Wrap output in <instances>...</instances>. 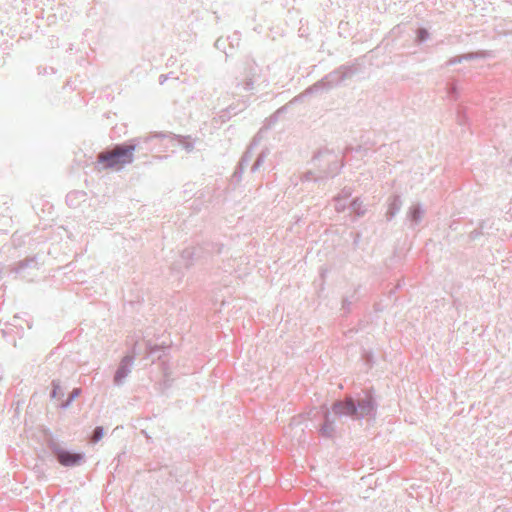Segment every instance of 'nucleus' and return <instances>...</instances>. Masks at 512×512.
I'll return each instance as SVG.
<instances>
[{
	"label": "nucleus",
	"instance_id": "obj_1",
	"mask_svg": "<svg viewBox=\"0 0 512 512\" xmlns=\"http://www.w3.org/2000/svg\"><path fill=\"white\" fill-rule=\"evenodd\" d=\"M378 402L373 387L366 388L355 395L346 394L342 399L335 400L331 410L338 418L347 417L354 421L375 420Z\"/></svg>",
	"mask_w": 512,
	"mask_h": 512
},
{
	"label": "nucleus",
	"instance_id": "obj_2",
	"mask_svg": "<svg viewBox=\"0 0 512 512\" xmlns=\"http://www.w3.org/2000/svg\"><path fill=\"white\" fill-rule=\"evenodd\" d=\"M362 58H355L353 61L342 64L333 71L326 74L322 79L308 87L303 95H311L320 91H329L342 84L347 79H351L356 74L362 72Z\"/></svg>",
	"mask_w": 512,
	"mask_h": 512
},
{
	"label": "nucleus",
	"instance_id": "obj_3",
	"mask_svg": "<svg viewBox=\"0 0 512 512\" xmlns=\"http://www.w3.org/2000/svg\"><path fill=\"white\" fill-rule=\"evenodd\" d=\"M135 145L128 146V142L116 144L114 151H102L97 155V164L101 169H120L134 161Z\"/></svg>",
	"mask_w": 512,
	"mask_h": 512
},
{
	"label": "nucleus",
	"instance_id": "obj_4",
	"mask_svg": "<svg viewBox=\"0 0 512 512\" xmlns=\"http://www.w3.org/2000/svg\"><path fill=\"white\" fill-rule=\"evenodd\" d=\"M46 445L54 455L56 461L63 467H77L84 464L86 461L84 452L68 449L52 435L46 438Z\"/></svg>",
	"mask_w": 512,
	"mask_h": 512
},
{
	"label": "nucleus",
	"instance_id": "obj_5",
	"mask_svg": "<svg viewBox=\"0 0 512 512\" xmlns=\"http://www.w3.org/2000/svg\"><path fill=\"white\" fill-rule=\"evenodd\" d=\"M332 410L329 409L326 404L320 406L319 411L311 410L308 415L311 420L316 418L321 419V423L318 426H315L320 437L324 439H333L336 436V425H335V415H331Z\"/></svg>",
	"mask_w": 512,
	"mask_h": 512
},
{
	"label": "nucleus",
	"instance_id": "obj_6",
	"mask_svg": "<svg viewBox=\"0 0 512 512\" xmlns=\"http://www.w3.org/2000/svg\"><path fill=\"white\" fill-rule=\"evenodd\" d=\"M210 247L213 248L214 244L207 241L203 242L202 244L183 249L180 257L184 267L189 269L197 262L210 257L212 255V250Z\"/></svg>",
	"mask_w": 512,
	"mask_h": 512
},
{
	"label": "nucleus",
	"instance_id": "obj_7",
	"mask_svg": "<svg viewBox=\"0 0 512 512\" xmlns=\"http://www.w3.org/2000/svg\"><path fill=\"white\" fill-rule=\"evenodd\" d=\"M325 156L333 157V159L329 160L328 166L325 169L321 170L322 176L324 177V181L328 178H334L335 176H337L345 166L344 160H339L337 156L334 154V151L328 148H321L317 150L312 157V162H316L320 160V158Z\"/></svg>",
	"mask_w": 512,
	"mask_h": 512
},
{
	"label": "nucleus",
	"instance_id": "obj_8",
	"mask_svg": "<svg viewBox=\"0 0 512 512\" xmlns=\"http://www.w3.org/2000/svg\"><path fill=\"white\" fill-rule=\"evenodd\" d=\"M166 136V133L159 132L151 136L135 137L127 140V142L128 146L135 145L134 154L136 153L138 157H144L147 156L148 153H150L153 150V147L151 145V140L153 138H165Z\"/></svg>",
	"mask_w": 512,
	"mask_h": 512
},
{
	"label": "nucleus",
	"instance_id": "obj_9",
	"mask_svg": "<svg viewBox=\"0 0 512 512\" xmlns=\"http://www.w3.org/2000/svg\"><path fill=\"white\" fill-rule=\"evenodd\" d=\"M135 358V348H133L132 353L125 355L121 359L113 377V382L115 385L120 386L124 383L125 379L131 372Z\"/></svg>",
	"mask_w": 512,
	"mask_h": 512
},
{
	"label": "nucleus",
	"instance_id": "obj_10",
	"mask_svg": "<svg viewBox=\"0 0 512 512\" xmlns=\"http://www.w3.org/2000/svg\"><path fill=\"white\" fill-rule=\"evenodd\" d=\"M425 215V209L421 203L412 204L406 212V220L409 222V228L415 230L421 223Z\"/></svg>",
	"mask_w": 512,
	"mask_h": 512
},
{
	"label": "nucleus",
	"instance_id": "obj_11",
	"mask_svg": "<svg viewBox=\"0 0 512 512\" xmlns=\"http://www.w3.org/2000/svg\"><path fill=\"white\" fill-rule=\"evenodd\" d=\"M403 206V201L400 194L394 193L387 199V211L385 218L387 221H391L400 212Z\"/></svg>",
	"mask_w": 512,
	"mask_h": 512
},
{
	"label": "nucleus",
	"instance_id": "obj_12",
	"mask_svg": "<svg viewBox=\"0 0 512 512\" xmlns=\"http://www.w3.org/2000/svg\"><path fill=\"white\" fill-rule=\"evenodd\" d=\"M287 111V105H284L277 109L273 114H271L264 122L263 126L257 132L254 137H257V140L260 142L262 138V134L268 130H270L279 120V117Z\"/></svg>",
	"mask_w": 512,
	"mask_h": 512
},
{
	"label": "nucleus",
	"instance_id": "obj_13",
	"mask_svg": "<svg viewBox=\"0 0 512 512\" xmlns=\"http://www.w3.org/2000/svg\"><path fill=\"white\" fill-rule=\"evenodd\" d=\"M145 350L146 358H152V361L154 362L155 359H161L162 355H164L169 350V346L152 343L149 340L145 344Z\"/></svg>",
	"mask_w": 512,
	"mask_h": 512
},
{
	"label": "nucleus",
	"instance_id": "obj_14",
	"mask_svg": "<svg viewBox=\"0 0 512 512\" xmlns=\"http://www.w3.org/2000/svg\"><path fill=\"white\" fill-rule=\"evenodd\" d=\"M257 75V65L253 63H247V68L245 72V80L244 82H237L236 87H240L243 85V89L245 91H250L254 88L255 76Z\"/></svg>",
	"mask_w": 512,
	"mask_h": 512
},
{
	"label": "nucleus",
	"instance_id": "obj_15",
	"mask_svg": "<svg viewBox=\"0 0 512 512\" xmlns=\"http://www.w3.org/2000/svg\"><path fill=\"white\" fill-rule=\"evenodd\" d=\"M37 265L38 262L36 256H29L16 262L11 268V271L16 274H21L28 268H37Z\"/></svg>",
	"mask_w": 512,
	"mask_h": 512
},
{
	"label": "nucleus",
	"instance_id": "obj_16",
	"mask_svg": "<svg viewBox=\"0 0 512 512\" xmlns=\"http://www.w3.org/2000/svg\"><path fill=\"white\" fill-rule=\"evenodd\" d=\"M259 144L257 137H254L239 160L241 166L247 167L254 156V149Z\"/></svg>",
	"mask_w": 512,
	"mask_h": 512
},
{
	"label": "nucleus",
	"instance_id": "obj_17",
	"mask_svg": "<svg viewBox=\"0 0 512 512\" xmlns=\"http://www.w3.org/2000/svg\"><path fill=\"white\" fill-rule=\"evenodd\" d=\"M166 137H171L177 140V142L189 153L194 150V141L191 136L176 135L174 133L166 134Z\"/></svg>",
	"mask_w": 512,
	"mask_h": 512
},
{
	"label": "nucleus",
	"instance_id": "obj_18",
	"mask_svg": "<svg viewBox=\"0 0 512 512\" xmlns=\"http://www.w3.org/2000/svg\"><path fill=\"white\" fill-rule=\"evenodd\" d=\"M86 193L83 191H71L66 195V203L70 207L78 205L79 200H84Z\"/></svg>",
	"mask_w": 512,
	"mask_h": 512
},
{
	"label": "nucleus",
	"instance_id": "obj_19",
	"mask_svg": "<svg viewBox=\"0 0 512 512\" xmlns=\"http://www.w3.org/2000/svg\"><path fill=\"white\" fill-rule=\"evenodd\" d=\"M349 208L352 210V212L355 213V215L357 217H362L366 213V208H365L363 201L360 197L354 198L351 201Z\"/></svg>",
	"mask_w": 512,
	"mask_h": 512
},
{
	"label": "nucleus",
	"instance_id": "obj_20",
	"mask_svg": "<svg viewBox=\"0 0 512 512\" xmlns=\"http://www.w3.org/2000/svg\"><path fill=\"white\" fill-rule=\"evenodd\" d=\"M430 38V32L425 27H419L415 31V44L422 45Z\"/></svg>",
	"mask_w": 512,
	"mask_h": 512
},
{
	"label": "nucleus",
	"instance_id": "obj_21",
	"mask_svg": "<svg viewBox=\"0 0 512 512\" xmlns=\"http://www.w3.org/2000/svg\"><path fill=\"white\" fill-rule=\"evenodd\" d=\"M82 390L81 388H74L68 395L67 399L62 401L60 404H59V408L65 410L67 408L70 407V405L72 404V402L78 398L81 394Z\"/></svg>",
	"mask_w": 512,
	"mask_h": 512
},
{
	"label": "nucleus",
	"instance_id": "obj_22",
	"mask_svg": "<svg viewBox=\"0 0 512 512\" xmlns=\"http://www.w3.org/2000/svg\"><path fill=\"white\" fill-rule=\"evenodd\" d=\"M490 56V52L486 50H480L476 52H469L462 54V58L464 61H471V60H477V59H484Z\"/></svg>",
	"mask_w": 512,
	"mask_h": 512
},
{
	"label": "nucleus",
	"instance_id": "obj_23",
	"mask_svg": "<svg viewBox=\"0 0 512 512\" xmlns=\"http://www.w3.org/2000/svg\"><path fill=\"white\" fill-rule=\"evenodd\" d=\"M64 395H65V393L60 385V382L58 380H52L50 397L52 399H56V398H63Z\"/></svg>",
	"mask_w": 512,
	"mask_h": 512
},
{
	"label": "nucleus",
	"instance_id": "obj_24",
	"mask_svg": "<svg viewBox=\"0 0 512 512\" xmlns=\"http://www.w3.org/2000/svg\"><path fill=\"white\" fill-rule=\"evenodd\" d=\"M105 435V429L103 426H96L91 435H90V438H89V442L91 444H96L97 442H99Z\"/></svg>",
	"mask_w": 512,
	"mask_h": 512
},
{
	"label": "nucleus",
	"instance_id": "obj_25",
	"mask_svg": "<svg viewBox=\"0 0 512 512\" xmlns=\"http://www.w3.org/2000/svg\"><path fill=\"white\" fill-rule=\"evenodd\" d=\"M268 153H269L268 149H264L261 151V153L258 154L255 162L251 166L252 173L256 172L261 167V165L264 163L265 158L267 157Z\"/></svg>",
	"mask_w": 512,
	"mask_h": 512
},
{
	"label": "nucleus",
	"instance_id": "obj_26",
	"mask_svg": "<svg viewBox=\"0 0 512 512\" xmlns=\"http://www.w3.org/2000/svg\"><path fill=\"white\" fill-rule=\"evenodd\" d=\"M446 91H447V95L450 99L456 100L459 95L456 81L448 82L447 86H446Z\"/></svg>",
	"mask_w": 512,
	"mask_h": 512
},
{
	"label": "nucleus",
	"instance_id": "obj_27",
	"mask_svg": "<svg viewBox=\"0 0 512 512\" xmlns=\"http://www.w3.org/2000/svg\"><path fill=\"white\" fill-rule=\"evenodd\" d=\"M300 180L302 182L313 181L315 183H321L324 181V177L322 176V174L319 176H314V173L312 171H307L302 174V176L300 177Z\"/></svg>",
	"mask_w": 512,
	"mask_h": 512
},
{
	"label": "nucleus",
	"instance_id": "obj_28",
	"mask_svg": "<svg viewBox=\"0 0 512 512\" xmlns=\"http://www.w3.org/2000/svg\"><path fill=\"white\" fill-rule=\"evenodd\" d=\"M352 195V189L349 187H344L335 197L334 202H340L347 200Z\"/></svg>",
	"mask_w": 512,
	"mask_h": 512
},
{
	"label": "nucleus",
	"instance_id": "obj_29",
	"mask_svg": "<svg viewBox=\"0 0 512 512\" xmlns=\"http://www.w3.org/2000/svg\"><path fill=\"white\" fill-rule=\"evenodd\" d=\"M354 295L351 296V298L349 297H344L342 299V310H344L345 313H349L351 311V306L354 302Z\"/></svg>",
	"mask_w": 512,
	"mask_h": 512
},
{
	"label": "nucleus",
	"instance_id": "obj_30",
	"mask_svg": "<svg viewBox=\"0 0 512 512\" xmlns=\"http://www.w3.org/2000/svg\"><path fill=\"white\" fill-rule=\"evenodd\" d=\"M246 169V167L244 166H241L239 163L237 164L236 168H235V171L232 175V178L236 181V182H239L242 178V174L244 172V170Z\"/></svg>",
	"mask_w": 512,
	"mask_h": 512
},
{
	"label": "nucleus",
	"instance_id": "obj_31",
	"mask_svg": "<svg viewBox=\"0 0 512 512\" xmlns=\"http://www.w3.org/2000/svg\"><path fill=\"white\" fill-rule=\"evenodd\" d=\"M467 115L462 107L457 111V121L460 125H465L467 122Z\"/></svg>",
	"mask_w": 512,
	"mask_h": 512
},
{
	"label": "nucleus",
	"instance_id": "obj_32",
	"mask_svg": "<svg viewBox=\"0 0 512 512\" xmlns=\"http://www.w3.org/2000/svg\"><path fill=\"white\" fill-rule=\"evenodd\" d=\"M483 234H484V231L481 228L477 227L476 229H474L473 231H471L469 233L468 238L470 241H475Z\"/></svg>",
	"mask_w": 512,
	"mask_h": 512
},
{
	"label": "nucleus",
	"instance_id": "obj_33",
	"mask_svg": "<svg viewBox=\"0 0 512 512\" xmlns=\"http://www.w3.org/2000/svg\"><path fill=\"white\" fill-rule=\"evenodd\" d=\"M463 61H464V59L462 58V55H458V56L450 58L446 62V66H452V65H455V64H459V63H462Z\"/></svg>",
	"mask_w": 512,
	"mask_h": 512
},
{
	"label": "nucleus",
	"instance_id": "obj_34",
	"mask_svg": "<svg viewBox=\"0 0 512 512\" xmlns=\"http://www.w3.org/2000/svg\"><path fill=\"white\" fill-rule=\"evenodd\" d=\"M492 225H493V223H490V221H489V220H481V221H479V223H478V227H479V228H481L483 231H484L485 229H491V228H492Z\"/></svg>",
	"mask_w": 512,
	"mask_h": 512
},
{
	"label": "nucleus",
	"instance_id": "obj_35",
	"mask_svg": "<svg viewBox=\"0 0 512 512\" xmlns=\"http://www.w3.org/2000/svg\"><path fill=\"white\" fill-rule=\"evenodd\" d=\"M214 244V247L210 249L212 250V254L216 253V254H221L222 253V250L224 248V245L222 243H215V242H212Z\"/></svg>",
	"mask_w": 512,
	"mask_h": 512
},
{
	"label": "nucleus",
	"instance_id": "obj_36",
	"mask_svg": "<svg viewBox=\"0 0 512 512\" xmlns=\"http://www.w3.org/2000/svg\"><path fill=\"white\" fill-rule=\"evenodd\" d=\"M361 149H362V147L360 145L357 146L356 148H354L352 146H347L344 149L343 154H344V156H346V155H348L349 153H352V152H359Z\"/></svg>",
	"mask_w": 512,
	"mask_h": 512
},
{
	"label": "nucleus",
	"instance_id": "obj_37",
	"mask_svg": "<svg viewBox=\"0 0 512 512\" xmlns=\"http://www.w3.org/2000/svg\"><path fill=\"white\" fill-rule=\"evenodd\" d=\"M346 209V205L343 203V201L335 202V210L339 213L344 212Z\"/></svg>",
	"mask_w": 512,
	"mask_h": 512
},
{
	"label": "nucleus",
	"instance_id": "obj_38",
	"mask_svg": "<svg viewBox=\"0 0 512 512\" xmlns=\"http://www.w3.org/2000/svg\"><path fill=\"white\" fill-rule=\"evenodd\" d=\"M167 78H168V76H167V75H165V74H161V75L159 76V84L163 85V84L166 82Z\"/></svg>",
	"mask_w": 512,
	"mask_h": 512
},
{
	"label": "nucleus",
	"instance_id": "obj_39",
	"mask_svg": "<svg viewBox=\"0 0 512 512\" xmlns=\"http://www.w3.org/2000/svg\"><path fill=\"white\" fill-rule=\"evenodd\" d=\"M125 453H121V454H118L117 457L114 458L113 462L117 460V466L119 465L120 461H121V457L124 456Z\"/></svg>",
	"mask_w": 512,
	"mask_h": 512
},
{
	"label": "nucleus",
	"instance_id": "obj_40",
	"mask_svg": "<svg viewBox=\"0 0 512 512\" xmlns=\"http://www.w3.org/2000/svg\"><path fill=\"white\" fill-rule=\"evenodd\" d=\"M508 167L512 169V155H511V158L508 161Z\"/></svg>",
	"mask_w": 512,
	"mask_h": 512
},
{
	"label": "nucleus",
	"instance_id": "obj_41",
	"mask_svg": "<svg viewBox=\"0 0 512 512\" xmlns=\"http://www.w3.org/2000/svg\"><path fill=\"white\" fill-rule=\"evenodd\" d=\"M505 35H510V36H512V30H509V31L505 32Z\"/></svg>",
	"mask_w": 512,
	"mask_h": 512
},
{
	"label": "nucleus",
	"instance_id": "obj_42",
	"mask_svg": "<svg viewBox=\"0 0 512 512\" xmlns=\"http://www.w3.org/2000/svg\"><path fill=\"white\" fill-rule=\"evenodd\" d=\"M232 110H233V108H232L231 106H229V107L227 108V112H228V113H231V111H232Z\"/></svg>",
	"mask_w": 512,
	"mask_h": 512
}]
</instances>
